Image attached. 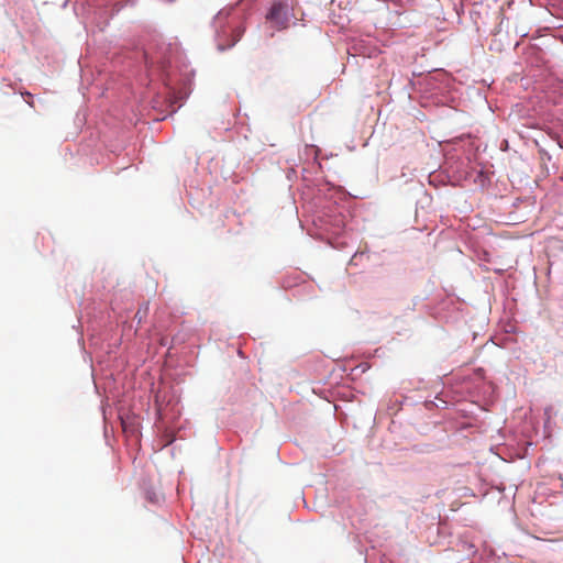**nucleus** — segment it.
I'll return each instance as SVG.
<instances>
[{"mask_svg": "<svg viewBox=\"0 0 563 563\" xmlns=\"http://www.w3.org/2000/svg\"><path fill=\"white\" fill-rule=\"evenodd\" d=\"M245 27L241 24H231L228 29H223L219 33L218 47L224 51L234 46L243 36Z\"/></svg>", "mask_w": 563, "mask_h": 563, "instance_id": "obj_1", "label": "nucleus"}, {"mask_svg": "<svg viewBox=\"0 0 563 563\" xmlns=\"http://www.w3.org/2000/svg\"><path fill=\"white\" fill-rule=\"evenodd\" d=\"M266 18L276 30L287 27L288 19L285 12V5L279 2L273 4Z\"/></svg>", "mask_w": 563, "mask_h": 563, "instance_id": "obj_2", "label": "nucleus"}, {"mask_svg": "<svg viewBox=\"0 0 563 563\" xmlns=\"http://www.w3.org/2000/svg\"><path fill=\"white\" fill-rule=\"evenodd\" d=\"M229 14H230V11H224V10L220 11L217 15V21H221L223 18L229 16Z\"/></svg>", "mask_w": 563, "mask_h": 563, "instance_id": "obj_3", "label": "nucleus"}, {"mask_svg": "<svg viewBox=\"0 0 563 563\" xmlns=\"http://www.w3.org/2000/svg\"><path fill=\"white\" fill-rule=\"evenodd\" d=\"M27 103L33 107V101L31 99H27Z\"/></svg>", "mask_w": 563, "mask_h": 563, "instance_id": "obj_4", "label": "nucleus"}, {"mask_svg": "<svg viewBox=\"0 0 563 563\" xmlns=\"http://www.w3.org/2000/svg\"><path fill=\"white\" fill-rule=\"evenodd\" d=\"M25 96H27L29 98H32V95L30 92H25Z\"/></svg>", "mask_w": 563, "mask_h": 563, "instance_id": "obj_5", "label": "nucleus"}]
</instances>
